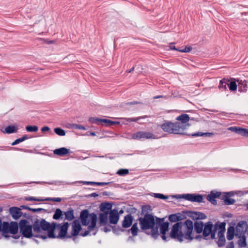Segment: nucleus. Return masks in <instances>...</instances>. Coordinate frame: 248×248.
Wrapping results in <instances>:
<instances>
[{"mask_svg": "<svg viewBox=\"0 0 248 248\" xmlns=\"http://www.w3.org/2000/svg\"><path fill=\"white\" fill-rule=\"evenodd\" d=\"M246 193L245 191L234 190L227 192L218 191L217 189H213L210 191L208 194H202L200 193H184L183 195L173 196L174 198L178 199H183L192 202L205 203L204 199H206L212 205L216 206L217 204V199L221 200L219 202L220 206L232 205L235 204L237 206H242V204H235L236 201L232 198L235 195L241 196Z\"/></svg>", "mask_w": 248, "mask_h": 248, "instance_id": "obj_1", "label": "nucleus"}, {"mask_svg": "<svg viewBox=\"0 0 248 248\" xmlns=\"http://www.w3.org/2000/svg\"><path fill=\"white\" fill-rule=\"evenodd\" d=\"M119 204L114 202L104 201L99 206L100 212L97 214L99 217H118L122 215L123 210H119Z\"/></svg>", "mask_w": 248, "mask_h": 248, "instance_id": "obj_2", "label": "nucleus"}, {"mask_svg": "<svg viewBox=\"0 0 248 248\" xmlns=\"http://www.w3.org/2000/svg\"><path fill=\"white\" fill-rule=\"evenodd\" d=\"M159 126L164 132L169 134L186 136L189 134L184 132L187 128L185 124H179L170 121L164 120L163 123Z\"/></svg>", "mask_w": 248, "mask_h": 248, "instance_id": "obj_3", "label": "nucleus"}, {"mask_svg": "<svg viewBox=\"0 0 248 248\" xmlns=\"http://www.w3.org/2000/svg\"><path fill=\"white\" fill-rule=\"evenodd\" d=\"M130 139L143 141L147 139H155L156 136L151 132L148 131H140L134 133L130 135Z\"/></svg>", "mask_w": 248, "mask_h": 248, "instance_id": "obj_4", "label": "nucleus"}, {"mask_svg": "<svg viewBox=\"0 0 248 248\" xmlns=\"http://www.w3.org/2000/svg\"><path fill=\"white\" fill-rule=\"evenodd\" d=\"M173 215L174 217H207L204 213L185 209L180 212L173 213Z\"/></svg>", "mask_w": 248, "mask_h": 248, "instance_id": "obj_5", "label": "nucleus"}, {"mask_svg": "<svg viewBox=\"0 0 248 248\" xmlns=\"http://www.w3.org/2000/svg\"><path fill=\"white\" fill-rule=\"evenodd\" d=\"M121 205L119 206V210H123L122 212V215L124 212H127L128 214L125 215L124 217H134L132 216V214L136 213L137 215L138 216V217H140V211L138 210L137 208L133 207L132 205H130L129 204H126L125 203H122L119 204Z\"/></svg>", "mask_w": 248, "mask_h": 248, "instance_id": "obj_6", "label": "nucleus"}, {"mask_svg": "<svg viewBox=\"0 0 248 248\" xmlns=\"http://www.w3.org/2000/svg\"><path fill=\"white\" fill-rule=\"evenodd\" d=\"M153 208L150 204H144L141 206V211H140V216L141 215L144 217H157L152 213Z\"/></svg>", "mask_w": 248, "mask_h": 248, "instance_id": "obj_7", "label": "nucleus"}, {"mask_svg": "<svg viewBox=\"0 0 248 248\" xmlns=\"http://www.w3.org/2000/svg\"><path fill=\"white\" fill-rule=\"evenodd\" d=\"M228 130L245 137H248V129L237 126H231Z\"/></svg>", "mask_w": 248, "mask_h": 248, "instance_id": "obj_8", "label": "nucleus"}, {"mask_svg": "<svg viewBox=\"0 0 248 248\" xmlns=\"http://www.w3.org/2000/svg\"><path fill=\"white\" fill-rule=\"evenodd\" d=\"M20 125L17 123H14L12 124H10L6 126L4 129L1 128L0 130L4 134H13L17 132L18 126Z\"/></svg>", "mask_w": 248, "mask_h": 248, "instance_id": "obj_9", "label": "nucleus"}, {"mask_svg": "<svg viewBox=\"0 0 248 248\" xmlns=\"http://www.w3.org/2000/svg\"><path fill=\"white\" fill-rule=\"evenodd\" d=\"M8 212L9 215L6 216H2L1 217H9V216H11V217H21L22 214L21 209L19 207L14 206L9 208Z\"/></svg>", "mask_w": 248, "mask_h": 248, "instance_id": "obj_10", "label": "nucleus"}, {"mask_svg": "<svg viewBox=\"0 0 248 248\" xmlns=\"http://www.w3.org/2000/svg\"><path fill=\"white\" fill-rule=\"evenodd\" d=\"M72 152L66 147H61L53 150V154L59 156L63 157L69 155Z\"/></svg>", "mask_w": 248, "mask_h": 248, "instance_id": "obj_11", "label": "nucleus"}, {"mask_svg": "<svg viewBox=\"0 0 248 248\" xmlns=\"http://www.w3.org/2000/svg\"><path fill=\"white\" fill-rule=\"evenodd\" d=\"M227 86L231 92H236L237 89V79L233 78H228Z\"/></svg>", "mask_w": 248, "mask_h": 248, "instance_id": "obj_12", "label": "nucleus"}, {"mask_svg": "<svg viewBox=\"0 0 248 248\" xmlns=\"http://www.w3.org/2000/svg\"><path fill=\"white\" fill-rule=\"evenodd\" d=\"M175 120L177 121L174 123H179V124H185L186 123H187V121H190V116L187 114L183 113L178 116L175 118Z\"/></svg>", "mask_w": 248, "mask_h": 248, "instance_id": "obj_13", "label": "nucleus"}, {"mask_svg": "<svg viewBox=\"0 0 248 248\" xmlns=\"http://www.w3.org/2000/svg\"><path fill=\"white\" fill-rule=\"evenodd\" d=\"M94 212L90 213V210L86 209L80 211L78 217H97V214Z\"/></svg>", "mask_w": 248, "mask_h": 248, "instance_id": "obj_14", "label": "nucleus"}, {"mask_svg": "<svg viewBox=\"0 0 248 248\" xmlns=\"http://www.w3.org/2000/svg\"><path fill=\"white\" fill-rule=\"evenodd\" d=\"M88 122L92 124L104 126V118L97 117H90L88 119Z\"/></svg>", "mask_w": 248, "mask_h": 248, "instance_id": "obj_15", "label": "nucleus"}, {"mask_svg": "<svg viewBox=\"0 0 248 248\" xmlns=\"http://www.w3.org/2000/svg\"><path fill=\"white\" fill-rule=\"evenodd\" d=\"M183 194H182L181 195H183ZM177 195L178 194H174V195H171L170 196H169V195H164L162 193H156L155 194V198L159 199H161V200H167L169 199L170 197L172 199H175L176 200H177L178 202H181L182 200L186 201V200L183 199H176L173 197V196Z\"/></svg>", "mask_w": 248, "mask_h": 248, "instance_id": "obj_16", "label": "nucleus"}, {"mask_svg": "<svg viewBox=\"0 0 248 248\" xmlns=\"http://www.w3.org/2000/svg\"><path fill=\"white\" fill-rule=\"evenodd\" d=\"M238 91L240 92H246L247 91V81L246 80H237Z\"/></svg>", "mask_w": 248, "mask_h": 248, "instance_id": "obj_17", "label": "nucleus"}, {"mask_svg": "<svg viewBox=\"0 0 248 248\" xmlns=\"http://www.w3.org/2000/svg\"><path fill=\"white\" fill-rule=\"evenodd\" d=\"M0 148L7 149L8 150L21 151V152H24L25 153H35L34 151L32 150L26 149L25 148H20L15 147L0 146Z\"/></svg>", "mask_w": 248, "mask_h": 248, "instance_id": "obj_18", "label": "nucleus"}, {"mask_svg": "<svg viewBox=\"0 0 248 248\" xmlns=\"http://www.w3.org/2000/svg\"><path fill=\"white\" fill-rule=\"evenodd\" d=\"M147 117H148V116L145 115L143 116H140V117H137V118H120V119L124 120L125 121V122H123L122 123V124L125 125V124H127V123H126L125 122H138V121L139 120H140L141 119H145Z\"/></svg>", "mask_w": 248, "mask_h": 248, "instance_id": "obj_19", "label": "nucleus"}, {"mask_svg": "<svg viewBox=\"0 0 248 248\" xmlns=\"http://www.w3.org/2000/svg\"><path fill=\"white\" fill-rule=\"evenodd\" d=\"M228 78H223L219 81V85L218 88L221 91H226L227 86L228 85Z\"/></svg>", "mask_w": 248, "mask_h": 248, "instance_id": "obj_20", "label": "nucleus"}, {"mask_svg": "<svg viewBox=\"0 0 248 248\" xmlns=\"http://www.w3.org/2000/svg\"><path fill=\"white\" fill-rule=\"evenodd\" d=\"M62 183V181H52V182H44V181H34V182H30L28 183H26L25 184H30L32 183H35L37 184H47L49 185H60L61 183Z\"/></svg>", "mask_w": 248, "mask_h": 248, "instance_id": "obj_21", "label": "nucleus"}, {"mask_svg": "<svg viewBox=\"0 0 248 248\" xmlns=\"http://www.w3.org/2000/svg\"><path fill=\"white\" fill-rule=\"evenodd\" d=\"M121 122L117 121H112L108 119H104V126H110L112 125H120Z\"/></svg>", "mask_w": 248, "mask_h": 248, "instance_id": "obj_22", "label": "nucleus"}, {"mask_svg": "<svg viewBox=\"0 0 248 248\" xmlns=\"http://www.w3.org/2000/svg\"><path fill=\"white\" fill-rule=\"evenodd\" d=\"M138 104H144L142 102L138 101H134L132 102H126L122 104L120 107H124L125 108L127 109H130V106L131 105H138Z\"/></svg>", "mask_w": 248, "mask_h": 248, "instance_id": "obj_23", "label": "nucleus"}, {"mask_svg": "<svg viewBox=\"0 0 248 248\" xmlns=\"http://www.w3.org/2000/svg\"><path fill=\"white\" fill-rule=\"evenodd\" d=\"M32 137L31 136V137H29V136L28 135H24L22 137L19 138H18L17 139H16V140H15L12 143H11V145L12 146H15L16 145H17L24 141H25V140H28V139L30 138H31Z\"/></svg>", "mask_w": 248, "mask_h": 248, "instance_id": "obj_24", "label": "nucleus"}, {"mask_svg": "<svg viewBox=\"0 0 248 248\" xmlns=\"http://www.w3.org/2000/svg\"><path fill=\"white\" fill-rule=\"evenodd\" d=\"M49 213L54 212L52 217H63V211L60 208H54L51 210H49Z\"/></svg>", "mask_w": 248, "mask_h": 248, "instance_id": "obj_25", "label": "nucleus"}, {"mask_svg": "<svg viewBox=\"0 0 248 248\" xmlns=\"http://www.w3.org/2000/svg\"><path fill=\"white\" fill-rule=\"evenodd\" d=\"M63 217H76L74 209L72 207H69L66 211H63Z\"/></svg>", "mask_w": 248, "mask_h": 248, "instance_id": "obj_26", "label": "nucleus"}, {"mask_svg": "<svg viewBox=\"0 0 248 248\" xmlns=\"http://www.w3.org/2000/svg\"><path fill=\"white\" fill-rule=\"evenodd\" d=\"M26 130L28 132H37L39 127L36 125H28L25 127Z\"/></svg>", "mask_w": 248, "mask_h": 248, "instance_id": "obj_27", "label": "nucleus"}, {"mask_svg": "<svg viewBox=\"0 0 248 248\" xmlns=\"http://www.w3.org/2000/svg\"><path fill=\"white\" fill-rule=\"evenodd\" d=\"M54 132L56 134L60 136H64L66 134L65 131L60 127L54 128Z\"/></svg>", "mask_w": 248, "mask_h": 248, "instance_id": "obj_28", "label": "nucleus"}, {"mask_svg": "<svg viewBox=\"0 0 248 248\" xmlns=\"http://www.w3.org/2000/svg\"><path fill=\"white\" fill-rule=\"evenodd\" d=\"M193 49V48L191 46L187 45L185 46H181L180 52L182 53H189Z\"/></svg>", "mask_w": 248, "mask_h": 248, "instance_id": "obj_29", "label": "nucleus"}, {"mask_svg": "<svg viewBox=\"0 0 248 248\" xmlns=\"http://www.w3.org/2000/svg\"><path fill=\"white\" fill-rule=\"evenodd\" d=\"M116 174L121 176H125L129 174V170L127 169H120L117 172Z\"/></svg>", "mask_w": 248, "mask_h": 248, "instance_id": "obj_30", "label": "nucleus"}, {"mask_svg": "<svg viewBox=\"0 0 248 248\" xmlns=\"http://www.w3.org/2000/svg\"><path fill=\"white\" fill-rule=\"evenodd\" d=\"M30 211L32 212L33 213H40V212L49 213V209H45L42 208H31Z\"/></svg>", "mask_w": 248, "mask_h": 248, "instance_id": "obj_31", "label": "nucleus"}, {"mask_svg": "<svg viewBox=\"0 0 248 248\" xmlns=\"http://www.w3.org/2000/svg\"><path fill=\"white\" fill-rule=\"evenodd\" d=\"M99 196V194L97 192H93L90 194L85 195H78L79 197H86L87 198H90L91 197H94L95 199H96L97 197Z\"/></svg>", "mask_w": 248, "mask_h": 248, "instance_id": "obj_32", "label": "nucleus"}, {"mask_svg": "<svg viewBox=\"0 0 248 248\" xmlns=\"http://www.w3.org/2000/svg\"><path fill=\"white\" fill-rule=\"evenodd\" d=\"M46 200H47V202H60L62 201V199L61 198H59V197H58V198L48 197V198H46Z\"/></svg>", "mask_w": 248, "mask_h": 248, "instance_id": "obj_33", "label": "nucleus"}, {"mask_svg": "<svg viewBox=\"0 0 248 248\" xmlns=\"http://www.w3.org/2000/svg\"><path fill=\"white\" fill-rule=\"evenodd\" d=\"M175 44V42L170 43L169 44V49L168 50H175L178 52H180L181 47H176L174 45Z\"/></svg>", "mask_w": 248, "mask_h": 248, "instance_id": "obj_34", "label": "nucleus"}, {"mask_svg": "<svg viewBox=\"0 0 248 248\" xmlns=\"http://www.w3.org/2000/svg\"><path fill=\"white\" fill-rule=\"evenodd\" d=\"M41 132L43 133H45L46 132H49L51 135L53 134L52 131L51 130L50 128L47 125H45L41 127Z\"/></svg>", "mask_w": 248, "mask_h": 248, "instance_id": "obj_35", "label": "nucleus"}, {"mask_svg": "<svg viewBox=\"0 0 248 248\" xmlns=\"http://www.w3.org/2000/svg\"><path fill=\"white\" fill-rule=\"evenodd\" d=\"M88 209L90 210V212L92 213L94 212V213H97L100 212V209L99 207H97L96 205H93V206H90Z\"/></svg>", "mask_w": 248, "mask_h": 248, "instance_id": "obj_36", "label": "nucleus"}, {"mask_svg": "<svg viewBox=\"0 0 248 248\" xmlns=\"http://www.w3.org/2000/svg\"><path fill=\"white\" fill-rule=\"evenodd\" d=\"M202 132L198 131L194 132L191 134H188L187 137H202Z\"/></svg>", "mask_w": 248, "mask_h": 248, "instance_id": "obj_37", "label": "nucleus"}, {"mask_svg": "<svg viewBox=\"0 0 248 248\" xmlns=\"http://www.w3.org/2000/svg\"><path fill=\"white\" fill-rule=\"evenodd\" d=\"M112 183H113V181H111V182H94V186H102L108 185L109 184H111Z\"/></svg>", "mask_w": 248, "mask_h": 248, "instance_id": "obj_38", "label": "nucleus"}, {"mask_svg": "<svg viewBox=\"0 0 248 248\" xmlns=\"http://www.w3.org/2000/svg\"><path fill=\"white\" fill-rule=\"evenodd\" d=\"M74 129L86 130L87 128L83 125L75 124Z\"/></svg>", "mask_w": 248, "mask_h": 248, "instance_id": "obj_39", "label": "nucleus"}, {"mask_svg": "<svg viewBox=\"0 0 248 248\" xmlns=\"http://www.w3.org/2000/svg\"><path fill=\"white\" fill-rule=\"evenodd\" d=\"M21 217H38L37 215H32L31 214L28 213H23L22 212Z\"/></svg>", "mask_w": 248, "mask_h": 248, "instance_id": "obj_40", "label": "nucleus"}, {"mask_svg": "<svg viewBox=\"0 0 248 248\" xmlns=\"http://www.w3.org/2000/svg\"><path fill=\"white\" fill-rule=\"evenodd\" d=\"M42 40H43L44 43H45L46 44H48V45L53 44L55 43V42H56L55 40H49L48 39L43 38V39H42Z\"/></svg>", "mask_w": 248, "mask_h": 248, "instance_id": "obj_41", "label": "nucleus"}, {"mask_svg": "<svg viewBox=\"0 0 248 248\" xmlns=\"http://www.w3.org/2000/svg\"><path fill=\"white\" fill-rule=\"evenodd\" d=\"M79 183H82L83 185H92V186H94V182L93 181H78V182Z\"/></svg>", "mask_w": 248, "mask_h": 248, "instance_id": "obj_42", "label": "nucleus"}, {"mask_svg": "<svg viewBox=\"0 0 248 248\" xmlns=\"http://www.w3.org/2000/svg\"><path fill=\"white\" fill-rule=\"evenodd\" d=\"M19 207L20 208V209H21V211L22 210H27L30 211L31 208L27 205H21L19 206Z\"/></svg>", "mask_w": 248, "mask_h": 248, "instance_id": "obj_43", "label": "nucleus"}, {"mask_svg": "<svg viewBox=\"0 0 248 248\" xmlns=\"http://www.w3.org/2000/svg\"><path fill=\"white\" fill-rule=\"evenodd\" d=\"M214 135L215 134L213 132H202V137H211Z\"/></svg>", "mask_w": 248, "mask_h": 248, "instance_id": "obj_44", "label": "nucleus"}, {"mask_svg": "<svg viewBox=\"0 0 248 248\" xmlns=\"http://www.w3.org/2000/svg\"><path fill=\"white\" fill-rule=\"evenodd\" d=\"M99 194V196L100 198L102 197V196H109L112 195L113 194L111 192H108L107 191H104L103 192H101Z\"/></svg>", "mask_w": 248, "mask_h": 248, "instance_id": "obj_45", "label": "nucleus"}, {"mask_svg": "<svg viewBox=\"0 0 248 248\" xmlns=\"http://www.w3.org/2000/svg\"><path fill=\"white\" fill-rule=\"evenodd\" d=\"M23 199L26 201H35V197H25Z\"/></svg>", "mask_w": 248, "mask_h": 248, "instance_id": "obj_46", "label": "nucleus"}, {"mask_svg": "<svg viewBox=\"0 0 248 248\" xmlns=\"http://www.w3.org/2000/svg\"><path fill=\"white\" fill-rule=\"evenodd\" d=\"M197 117H190V120L191 121H194L195 122H199L200 121V115L198 113H197Z\"/></svg>", "mask_w": 248, "mask_h": 248, "instance_id": "obj_47", "label": "nucleus"}, {"mask_svg": "<svg viewBox=\"0 0 248 248\" xmlns=\"http://www.w3.org/2000/svg\"><path fill=\"white\" fill-rule=\"evenodd\" d=\"M35 201L36 202H47V200L46 198H37L35 197Z\"/></svg>", "mask_w": 248, "mask_h": 248, "instance_id": "obj_48", "label": "nucleus"}, {"mask_svg": "<svg viewBox=\"0 0 248 248\" xmlns=\"http://www.w3.org/2000/svg\"><path fill=\"white\" fill-rule=\"evenodd\" d=\"M80 209L79 207H77V208L75 210L74 209L75 216L78 217L80 212Z\"/></svg>", "mask_w": 248, "mask_h": 248, "instance_id": "obj_49", "label": "nucleus"}, {"mask_svg": "<svg viewBox=\"0 0 248 248\" xmlns=\"http://www.w3.org/2000/svg\"><path fill=\"white\" fill-rule=\"evenodd\" d=\"M75 124L67 123L66 124V127L67 128H73L74 129Z\"/></svg>", "mask_w": 248, "mask_h": 248, "instance_id": "obj_50", "label": "nucleus"}, {"mask_svg": "<svg viewBox=\"0 0 248 248\" xmlns=\"http://www.w3.org/2000/svg\"><path fill=\"white\" fill-rule=\"evenodd\" d=\"M169 97L168 96H164V95H156V96H155L153 97V99H158V98H164L165 99H167Z\"/></svg>", "mask_w": 248, "mask_h": 248, "instance_id": "obj_51", "label": "nucleus"}, {"mask_svg": "<svg viewBox=\"0 0 248 248\" xmlns=\"http://www.w3.org/2000/svg\"><path fill=\"white\" fill-rule=\"evenodd\" d=\"M242 206L246 207V208L244 210L245 211H248V200L247 202L242 204Z\"/></svg>", "mask_w": 248, "mask_h": 248, "instance_id": "obj_52", "label": "nucleus"}, {"mask_svg": "<svg viewBox=\"0 0 248 248\" xmlns=\"http://www.w3.org/2000/svg\"><path fill=\"white\" fill-rule=\"evenodd\" d=\"M89 133H90V132L88 131L85 134H77V135H78V136H90Z\"/></svg>", "mask_w": 248, "mask_h": 248, "instance_id": "obj_53", "label": "nucleus"}, {"mask_svg": "<svg viewBox=\"0 0 248 248\" xmlns=\"http://www.w3.org/2000/svg\"><path fill=\"white\" fill-rule=\"evenodd\" d=\"M113 184V186L116 188H120L121 187V186L119 184L112 183Z\"/></svg>", "mask_w": 248, "mask_h": 248, "instance_id": "obj_54", "label": "nucleus"}, {"mask_svg": "<svg viewBox=\"0 0 248 248\" xmlns=\"http://www.w3.org/2000/svg\"><path fill=\"white\" fill-rule=\"evenodd\" d=\"M77 196V194H74L72 196H71V197H68V198H65V200H69V199H72V198H75Z\"/></svg>", "mask_w": 248, "mask_h": 248, "instance_id": "obj_55", "label": "nucleus"}, {"mask_svg": "<svg viewBox=\"0 0 248 248\" xmlns=\"http://www.w3.org/2000/svg\"><path fill=\"white\" fill-rule=\"evenodd\" d=\"M89 135L90 136H96V132H93V131H92V132H90V133H89Z\"/></svg>", "mask_w": 248, "mask_h": 248, "instance_id": "obj_56", "label": "nucleus"}, {"mask_svg": "<svg viewBox=\"0 0 248 248\" xmlns=\"http://www.w3.org/2000/svg\"><path fill=\"white\" fill-rule=\"evenodd\" d=\"M183 111L185 112H194L195 113V111L193 110H183Z\"/></svg>", "mask_w": 248, "mask_h": 248, "instance_id": "obj_57", "label": "nucleus"}, {"mask_svg": "<svg viewBox=\"0 0 248 248\" xmlns=\"http://www.w3.org/2000/svg\"><path fill=\"white\" fill-rule=\"evenodd\" d=\"M134 69L135 67L133 66L130 69L127 70L126 72H127L128 73H131V72L134 71Z\"/></svg>", "mask_w": 248, "mask_h": 248, "instance_id": "obj_58", "label": "nucleus"}, {"mask_svg": "<svg viewBox=\"0 0 248 248\" xmlns=\"http://www.w3.org/2000/svg\"><path fill=\"white\" fill-rule=\"evenodd\" d=\"M185 124L186 127H188L191 125V124L189 123V121H187V123H186Z\"/></svg>", "mask_w": 248, "mask_h": 248, "instance_id": "obj_59", "label": "nucleus"}, {"mask_svg": "<svg viewBox=\"0 0 248 248\" xmlns=\"http://www.w3.org/2000/svg\"><path fill=\"white\" fill-rule=\"evenodd\" d=\"M164 217H174V215H173V214H170V215H167L165 216Z\"/></svg>", "mask_w": 248, "mask_h": 248, "instance_id": "obj_60", "label": "nucleus"}, {"mask_svg": "<svg viewBox=\"0 0 248 248\" xmlns=\"http://www.w3.org/2000/svg\"><path fill=\"white\" fill-rule=\"evenodd\" d=\"M241 15L242 16H243V15H245V16H246V15H248V12H242V13H241Z\"/></svg>", "mask_w": 248, "mask_h": 248, "instance_id": "obj_61", "label": "nucleus"}, {"mask_svg": "<svg viewBox=\"0 0 248 248\" xmlns=\"http://www.w3.org/2000/svg\"><path fill=\"white\" fill-rule=\"evenodd\" d=\"M233 215L232 213H228L227 217H232Z\"/></svg>", "mask_w": 248, "mask_h": 248, "instance_id": "obj_62", "label": "nucleus"}, {"mask_svg": "<svg viewBox=\"0 0 248 248\" xmlns=\"http://www.w3.org/2000/svg\"><path fill=\"white\" fill-rule=\"evenodd\" d=\"M227 214L228 212H226V213L223 214L221 217H227Z\"/></svg>", "mask_w": 248, "mask_h": 248, "instance_id": "obj_63", "label": "nucleus"}, {"mask_svg": "<svg viewBox=\"0 0 248 248\" xmlns=\"http://www.w3.org/2000/svg\"><path fill=\"white\" fill-rule=\"evenodd\" d=\"M91 127L92 128H93V130H96V129H97V127H96V126H93V125H92V126H91Z\"/></svg>", "mask_w": 248, "mask_h": 248, "instance_id": "obj_64", "label": "nucleus"}]
</instances>
